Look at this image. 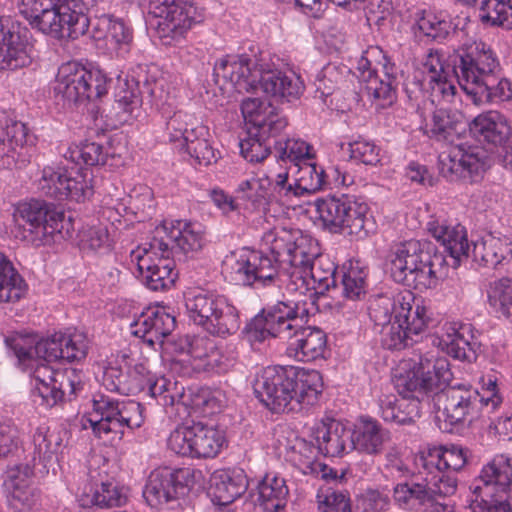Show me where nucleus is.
<instances>
[{"label": "nucleus", "mask_w": 512, "mask_h": 512, "mask_svg": "<svg viewBox=\"0 0 512 512\" xmlns=\"http://www.w3.org/2000/svg\"><path fill=\"white\" fill-rule=\"evenodd\" d=\"M262 242L270 255L249 248L234 255L231 273L233 279L244 286L280 288V270L302 265L317 255V246L299 230L274 228L264 233Z\"/></svg>", "instance_id": "f257e3e1"}, {"label": "nucleus", "mask_w": 512, "mask_h": 512, "mask_svg": "<svg viewBox=\"0 0 512 512\" xmlns=\"http://www.w3.org/2000/svg\"><path fill=\"white\" fill-rule=\"evenodd\" d=\"M445 358L433 355L419 356L418 361L396 376L395 387L401 399L387 397L381 401V417L386 422L410 425L420 417V402L430 392L439 388L449 377Z\"/></svg>", "instance_id": "f03ea898"}, {"label": "nucleus", "mask_w": 512, "mask_h": 512, "mask_svg": "<svg viewBox=\"0 0 512 512\" xmlns=\"http://www.w3.org/2000/svg\"><path fill=\"white\" fill-rule=\"evenodd\" d=\"M452 72L460 87L476 105L512 98L511 83L502 76L494 51L483 42L459 49L453 58Z\"/></svg>", "instance_id": "7ed1b4c3"}, {"label": "nucleus", "mask_w": 512, "mask_h": 512, "mask_svg": "<svg viewBox=\"0 0 512 512\" xmlns=\"http://www.w3.org/2000/svg\"><path fill=\"white\" fill-rule=\"evenodd\" d=\"M252 61L246 55L225 56L214 65L217 83H229L238 93L255 92L261 89L266 95L287 102L299 98L304 84L299 76L281 71L252 69Z\"/></svg>", "instance_id": "20e7f679"}, {"label": "nucleus", "mask_w": 512, "mask_h": 512, "mask_svg": "<svg viewBox=\"0 0 512 512\" xmlns=\"http://www.w3.org/2000/svg\"><path fill=\"white\" fill-rule=\"evenodd\" d=\"M429 247L415 239L395 244L388 255L393 280L419 291L435 287L446 260Z\"/></svg>", "instance_id": "39448f33"}, {"label": "nucleus", "mask_w": 512, "mask_h": 512, "mask_svg": "<svg viewBox=\"0 0 512 512\" xmlns=\"http://www.w3.org/2000/svg\"><path fill=\"white\" fill-rule=\"evenodd\" d=\"M19 11L32 28L57 39H77L90 24L77 0H19Z\"/></svg>", "instance_id": "423d86ee"}, {"label": "nucleus", "mask_w": 512, "mask_h": 512, "mask_svg": "<svg viewBox=\"0 0 512 512\" xmlns=\"http://www.w3.org/2000/svg\"><path fill=\"white\" fill-rule=\"evenodd\" d=\"M13 236L34 247L50 245L61 235L64 213L44 200L19 203L13 212Z\"/></svg>", "instance_id": "0eeeda50"}, {"label": "nucleus", "mask_w": 512, "mask_h": 512, "mask_svg": "<svg viewBox=\"0 0 512 512\" xmlns=\"http://www.w3.org/2000/svg\"><path fill=\"white\" fill-rule=\"evenodd\" d=\"M451 376V373L449 374ZM450 377L432 391L434 405L442 412L445 422L451 426L473 421L474 419L489 415L496 410L501 403V397L494 391L496 384L491 383L492 389L487 397L480 396L475 390L464 386L446 387ZM431 394V392L429 393Z\"/></svg>", "instance_id": "6e6552de"}, {"label": "nucleus", "mask_w": 512, "mask_h": 512, "mask_svg": "<svg viewBox=\"0 0 512 512\" xmlns=\"http://www.w3.org/2000/svg\"><path fill=\"white\" fill-rule=\"evenodd\" d=\"M5 343L20 361L38 358L45 362H74L84 359L87 354V344L80 334L55 333L47 338L18 334L7 337Z\"/></svg>", "instance_id": "1a4fd4ad"}, {"label": "nucleus", "mask_w": 512, "mask_h": 512, "mask_svg": "<svg viewBox=\"0 0 512 512\" xmlns=\"http://www.w3.org/2000/svg\"><path fill=\"white\" fill-rule=\"evenodd\" d=\"M354 74L365 84L367 95L380 108L397 99L398 69L378 46L369 47L357 61Z\"/></svg>", "instance_id": "9d476101"}, {"label": "nucleus", "mask_w": 512, "mask_h": 512, "mask_svg": "<svg viewBox=\"0 0 512 512\" xmlns=\"http://www.w3.org/2000/svg\"><path fill=\"white\" fill-rule=\"evenodd\" d=\"M307 316L308 311L300 310L298 304L278 301L275 305L262 309L247 324L246 337L251 343H261L269 338H278L288 343Z\"/></svg>", "instance_id": "9b49d317"}, {"label": "nucleus", "mask_w": 512, "mask_h": 512, "mask_svg": "<svg viewBox=\"0 0 512 512\" xmlns=\"http://www.w3.org/2000/svg\"><path fill=\"white\" fill-rule=\"evenodd\" d=\"M93 433L99 437L113 434L121 439L124 428L141 427L144 422L143 406L134 400H117L107 395L93 399V413L88 418Z\"/></svg>", "instance_id": "f8f14e48"}, {"label": "nucleus", "mask_w": 512, "mask_h": 512, "mask_svg": "<svg viewBox=\"0 0 512 512\" xmlns=\"http://www.w3.org/2000/svg\"><path fill=\"white\" fill-rule=\"evenodd\" d=\"M189 317L212 335L226 337L240 328L239 312L221 295L199 292L185 301Z\"/></svg>", "instance_id": "ddd939ff"}, {"label": "nucleus", "mask_w": 512, "mask_h": 512, "mask_svg": "<svg viewBox=\"0 0 512 512\" xmlns=\"http://www.w3.org/2000/svg\"><path fill=\"white\" fill-rule=\"evenodd\" d=\"M108 79L99 69H87L71 61L63 63L56 76L54 92L69 104L96 100L107 93Z\"/></svg>", "instance_id": "4468645a"}, {"label": "nucleus", "mask_w": 512, "mask_h": 512, "mask_svg": "<svg viewBox=\"0 0 512 512\" xmlns=\"http://www.w3.org/2000/svg\"><path fill=\"white\" fill-rule=\"evenodd\" d=\"M319 220L325 229L332 233L362 236L367 235L365 229L368 206L355 197H327L315 201Z\"/></svg>", "instance_id": "2eb2a0df"}, {"label": "nucleus", "mask_w": 512, "mask_h": 512, "mask_svg": "<svg viewBox=\"0 0 512 512\" xmlns=\"http://www.w3.org/2000/svg\"><path fill=\"white\" fill-rule=\"evenodd\" d=\"M205 245V236L200 225L176 221L168 226L164 223L156 228V235L150 241L151 250L161 256L172 258L193 257Z\"/></svg>", "instance_id": "dca6fc26"}, {"label": "nucleus", "mask_w": 512, "mask_h": 512, "mask_svg": "<svg viewBox=\"0 0 512 512\" xmlns=\"http://www.w3.org/2000/svg\"><path fill=\"white\" fill-rule=\"evenodd\" d=\"M253 389L256 398L273 413L298 411L297 401L292 396L290 368L266 367L256 378Z\"/></svg>", "instance_id": "f3484780"}, {"label": "nucleus", "mask_w": 512, "mask_h": 512, "mask_svg": "<svg viewBox=\"0 0 512 512\" xmlns=\"http://www.w3.org/2000/svg\"><path fill=\"white\" fill-rule=\"evenodd\" d=\"M148 12L160 19L157 32L166 45L183 38L192 25L199 21L194 5L176 0H148Z\"/></svg>", "instance_id": "a211bd4d"}, {"label": "nucleus", "mask_w": 512, "mask_h": 512, "mask_svg": "<svg viewBox=\"0 0 512 512\" xmlns=\"http://www.w3.org/2000/svg\"><path fill=\"white\" fill-rule=\"evenodd\" d=\"M38 189L46 196L58 201L83 202L93 194L87 172L79 169L72 176L67 169L46 166L38 180Z\"/></svg>", "instance_id": "6ab92c4d"}, {"label": "nucleus", "mask_w": 512, "mask_h": 512, "mask_svg": "<svg viewBox=\"0 0 512 512\" xmlns=\"http://www.w3.org/2000/svg\"><path fill=\"white\" fill-rule=\"evenodd\" d=\"M190 469L172 470L164 467L153 470L143 490V496L152 507H158L184 496L192 482Z\"/></svg>", "instance_id": "aec40b11"}, {"label": "nucleus", "mask_w": 512, "mask_h": 512, "mask_svg": "<svg viewBox=\"0 0 512 512\" xmlns=\"http://www.w3.org/2000/svg\"><path fill=\"white\" fill-rule=\"evenodd\" d=\"M131 259L136 262L137 270L150 290H167L178 277L174 259L171 256H161L159 252L155 254L150 247H137L131 252Z\"/></svg>", "instance_id": "412c9836"}, {"label": "nucleus", "mask_w": 512, "mask_h": 512, "mask_svg": "<svg viewBox=\"0 0 512 512\" xmlns=\"http://www.w3.org/2000/svg\"><path fill=\"white\" fill-rule=\"evenodd\" d=\"M485 158V152L480 147L463 144L453 146L439 154V172L450 181L465 177V173L468 175L478 174L484 170Z\"/></svg>", "instance_id": "4be33fe9"}, {"label": "nucleus", "mask_w": 512, "mask_h": 512, "mask_svg": "<svg viewBox=\"0 0 512 512\" xmlns=\"http://www.w3.org/2000/svg\"><path fill=\"white\" fill-rule=\"evenodd\" d=\"M471 494L508 497L512 492V457L496 456L469 486Z\"/></svg>", "instance_id": "5701e85b"}, {"label": "nucleus", "mask_w": 512, "mask_h": 512, "mask_svg": "<svg viewBox=\"0 0 512 512\" xmlns=\"http://www.w3.org/2000/svg\"><path fill=\"white\" fill-rule=\"evenodd\" d=\"M327 352L326 333L318 327L304 326L303 323L287 343V354L297 361L324 359Z\"/></svg>", "instance_id": "b1692460"}, {"label": "nucleus", "mask_w": 512, "mask_h": 512, "mask_svg": "<svg viewBox=\"0 0 512 512\" xmlns=\"http://www.w3.org/2000/svg\"><path fill=\"white\" fill-rule=\"evenodd\" d=\"M318 451L324 456L338 457L353 449V433L340 421L322 420L313 432Z\"/></svg>", "instance_id": "393cba45"}, {"label": "nucleus", "mask_w": 512, "mask_h": 512, "mask_svg": "<svg viewBox=\"0 0 512 512\" xmlns=\"http://www.w3.org/2000/svg\"><path fill=\"white\" fill-rule=\"evenodd\" d=\"M241 111L248 129H255L254 135H265L274 132H281L287 126L285 117L280 116L275 107L265 103L258 98H247L241 103Z\"/></svg>", "instance_id": "a878e982"}, {"label": "nucleus", "mask_w": 512, "mask_h": 512, "mask_svg": "<svg viewBox=\"0 0 512 512\" xmlns=\"http://www.w3.org/2000/svg\"><path fill=\"white\" fill-rule=\"evenodd\" d=\"M439 346L455 359L473 361L476 359V342L470 324L446 322L441 329Z\"/></svg>", "instance_id": "bb28decb"}, {"label": "nucleus", "mask_w": 512, "mask_h": 512, "mask_svg": "<svg viewBox=\"0 0 512 512\" xmlns=\"http://www.w3.org/2000/svg\"><path fill=\"white\" fill-rule=\"evenodd\" d=\"M396 303L397 323L407 329L408 333L419 337L425 332L430 320L424 300L410 290H404L396 294Z\"/></svg>", "instance_id": "cd10ccee"}, {"label": "nucleus", "mask_w": 512, "mask_h": 512, "mask_svg": "<svg viewBox=\"0 0 512 512\" xmlns=\"http://www.w3.org/2000/svg\"><path fill=\"white\" fill-rule=\"evenodd\" d=\"M176 319L164 309H149L133 323V334L149 346L162 344L165 337L175 329Z\"/></svg>", "instance_id": "c85d7f7f"}, {"label": "nucleus", "mask_w": 512, "mask_h": 512, "mask_svg": "<svg viewBox=\"0 0 512 512\" xmlns=\"http://www.w3.org/2000/svg\"><path fill=\"white\" fill-rule=\"evenodd\" d=\"M428 230L432 236L441 243L444 252H447L452 259V266L457 267L463 258L470 256V245L464 226H455L432 221L428 224Z\"/></svg>", "instance_id": "c756f323"}, {"label": "nucleus", "mask_w": 512, "mask_h": 512, "mask_svg": "<svg viewBox=\"0 0 512 512\" xmlns=\"http://www.w3.org/2000/svg\"><path fill=\"white\" fill-rule=\"evenodd\" d=\"M470 131L479 142L495 147L502 145L511 134L506 117L494 110L475 117L470 124Z\"/></svg>", "instance_id": "7c9ffc66"}, {"label": "nucleus", "mask_w": 512, "mask_h": 512, "mask_svg": "<svg viewBox=\"0 0 512 512\" xmlns=\"http://www.w3.org/2000/svg\"><path fill=\"white\" fill-rule=\"evenodd\" d=\"M73 371H59L54 382L34 386L32 397L34 403L45 408H52L66 398L76 394L79 383L74 380Z\"/></svg>", "instance_id": "2f4dec72"}, {"label": "nucleus", "mask_w": 512, "mask_h": 512, "mask_svg": "<svg viewBox=\"0 0 512 512\" xmlns=\"http://www.w3.org/2000/svg\"><path fill=\"white\" fill-rule=\"evenodd\" d=\"M210 493L219 505H229L248 488V480L243 470H221L210 480Z\"/></svg>", "instance_id": "473e14b6"}, {"label": "nucleus", "mask_w": 512, "mask_h": 512, "mask_svg": "<svg viewBox=\"0 0 512 512\" xmlns=\"http://www.w3.org/2000/svg\"><path fill=\"white\" fill-rule=\"evenodd\" d=\"M26 43L18 32L5 27L0 20V69H17L31 62Z\"/></svg>", "instance_id": "72a5a7b5"}, {"label": "nucleus", "mask_w": 512, "mask_h": 512, "mask_svg": "<svg viewBox=\"0 0 512 512\" xmlns=\"http://www.w3.org/2000/svg\"><path fill=\"white\" fill-rule=\"evenodd\" d=\"M511 254V243L507 237H496L488 234L481 240L473 243V260L486 267H497Z\"/></svg>", "instance_id": "f704fd0d"}, {"label": "nucleus", "mask_w": 512, "mask_h": 512, "mask_svg": "<svg viewBox=\"0 0 512 512\" xmlns=\"http://www.w3.org/2000/svg\"><path fill=\"white\" fill-rule=\"evenodd\" d=\"M292 376V396L297 401L298 410L302 405H313L322 393L323 380L316 370H296L290 367Z\"/></svg>", "instance_id": "c9c22d12"}, {"label": "nucleus", "mask_w": 512, "mask_h": 512, "mask_svg": "<svg viewBox=\"0 0 512 512\" xmlns=\"http://www.w3.org/2000/svg\"><path fill=\"white\" fill-rule=\"evenodd\" d=\"M318 447L304 438L296 437L286 448L285 458L304 475H318L325 467L317 461Z\"/></svg>", "instance_id": "e433bc0d"}, {"label": "nucleus", "mask_w": 512, "mask_h": 512, "mask_svg": "<svg viewBox=\"0 0 512 512\" xmlns=\"http://www.w3.org/2000/svg\"><path fill=\"white\" fill-rule=\"evenodd\" d=\"M126 500L125 488L114 479H109L90 488L89 492L85 491L79 501L83 507L112 508L124 504Z\"/></svg>", "instance_id": "4c0bfd02"}, {"label": "nucleus", "mask_w": 512, "mask_h": 512, "mask_svg": "<svg viewBox=\"0 0 512 512\" xmlns=\"http://www.w3.org/2000/svg\"><path fill=\"white\" fill-rule=\"evenodd\" d=\"M289 494L284 478L272 474H266L257 486L256 503L265 512H278L286 506Z\"/></svg>", "instance_id": "58836bf2"}, {"label": "nucleus", "mask_w": 512, "mask_h": 512, "mask_svg": "<svg viewBox=\"0 0 512 512\" xmlns=\"http://www.w3.org/2000/svg\"><path fill=\"white\" fill-rule=\"evenodd\" d=\"M27 291V284L12 262L0 253V303H15Z\"/></svg>", "instance_id": "ea45409f"}, {"label": "nucleus", "mask_w": 512, "mask_h": 512, "mask_svg": "<svg viewBox=\"0 0 512 512\" xmlns=\"http://www.w3.org/2000/svg\"><path fill=\"white\" fill-rule=\"evenodd\" d=\"M192 445L194 458L215 457L224 443L223 433L201 422L192 424Z\"/></svg>", "instance_id": "a19ab883"}, {"label": "nucleus", "mask_w": 512, "mask_h": 512, "mask_svg": "<svg viewBox=\"0 0 512 512\" xmlns=\"http://www.w3.org/2000/svg\"><path fill=\"white\" fill-rule=\"evenodd\" d=\"M388 433L373 419H362L353 433V449L367 454H378L382 451Z\"/></svg>", "instance_id": "79ce46f5"}, {"label": "nucleus", "mask_w": 512, "mask_h": 512, "mask_svg": "<svg viewBox=\"0 0 512 512\" xmlns=\"http://www.w3.org/2000/svg\"><path fill=\"white\" fill-rule=\"evenodd\" d=\"M61 445V438L48 427H38L33 435V461H38L44 469L55 463L57 452Z\"/></svg>", "instance_id": "37998d69"}, {"label": "nucleus", "mask_w": 512, "mask_h": 512, "mask_svg": "<svg viewBox=\"0 0 512 512\" xmlns=\"http://www.w3.org/2000/svg\"><path fill=\"white\" fill-rule=\"evenodd\" d=\"M305 268L309 274L307 281L314 283L320 293L336 286L337 267L329 258L319 256L317 252L316 256L305 262Z\"/></svg>", "instance_id": "c03bdc74"}, {"label": "nucleus", "mask_w": 512, "mask_h": 512, "mask_svg": "<svg viewBox=\"0 0 512 512\" xmlns=\"http://www.w3.org/2000/svg\"><path fill=\"white\" fill-rule=\"evenodd\" d=\"M272 180L270 175L256 177L242 181L237 193L239 197L250 202L254 208L267 205L272 200L271 193Z\"/></svg>", "instance_id": "a18cd8bd"}, {"label": "nucleus", "mask_w": 512, "mask_h": 512, "mask_svg": "<svg viewBox=\"0 0 512 512\" xmlns=\"http://www.w3.org/2000/svg\"><path fill=\"white\" fill-rule=\"evenodd\" d=\"M78 245L82 251L102 252L112 247V238L108 226L103 223L87 225L78 233Z\"/></svg>", "instance_id": "49530a36"}, {"label": "nucleus", "mask_w": 512, "mask_h": 512, "mask_svg": "<svg viewBox=\"0 0 512 512\" xmlns=\"http://www.w3.org/2000/svg\"><path fill=\"white\" fill-rule=\"evenodd\" d=\"M430 492L425 483L405 482L394 487V501L404 509H415L418 506L431 503Z\"/></svg>", "instance_id": "de8ad7c7"}, {"label": "nucleus", "mask_w": 512, "mask_h": 512, "mask_svg": "<svg viewBox=\"0 0 512 512\" xmlns=\"http://www.w3.org/2000/svg\"><path fill=\"white\" fill-rule=\"evenodd\" d=\"M457 123L453 115L446 109H436L430 121L423 127L424 133L437 141H451L457 133Z\"/></svg>", "instance_id": "09e8293b"}, {"label": "nucleus", "mask_w": 512, "mask_h": 512, "mask_svg": "<svg viewBox=\"0 0 512 512\" xmlns=\"http://www.w3.org/2000/svg\"><path fill=\"white\" fill-rule=\"evenodd\" d=\"M103 384L107 390L121 395H133L143 390V379H128L127 371L120 367H107L103 374Z\"/></svg>", "instance_id": "8fccbe9b"}, {"label": "nucleus", "mask_w": 512, "mask_h": 512, "mask_svg": "<svg viewBox=\"0 0 512 512\" xmlns=\"http://www.w3.org/2000/svg\"><path fill=\"white\" fill-rule=\"evenodd\" d=\"M63 157L76 165L82 162L87 166H96L105 164L107 152L102 145L86 141L80 145L68 147Z\"/></svg>", "instance_id": "3c124183"}, {"label": "nucleus", "mask_w": 512, "mask_h": 512, "mask_svg": "<svg viewBox=\"0 0 512 512\" xmlns=\"http://www.w3.org/2000/svg\"><path fill=\"white\" fill-rule=\"evenodd\" d=\"M276 159L283 162L289 161L292 165L289 167L296 168L297 165L304 161L311 160L312 147L300 139H286L285 141L275 142Z\"/></svg>", "instance_id": "603ef678"}, {"label": "nucleus", "mask_w": 512, "mask_h": 512, "mask_svg": "<svg viewBox=\"0 0 512 512\" xmlns=\"http://www.w3.org/2000/svg\"><path fill=\"white\" fill-rule=\"evenodd\" d=\"M255 129H248V137L240 141L241 155L249 162H261L270 154L269 139L277 136L280 132L271 131L263 136L254 135Z\"/></svg>", "instance_id": "864d4df0"}, {"label": "nucleus", "mask_w": 512, "mask_h": 512, "mask_svg": "<svg viewBox=\"0 0 512 512\" xmlns=\"http://www.w3.org/2000/svg\"><path fill=\"white\" fill-rule=\"evenodd\" d=\"M479 17L483 23L512 29V7L502 0H482Z\"/></svg>", "instance_id": "5fc2aeb1"}, {"label": "nucleus", "mask_w": 512, "mask_h": 512, "mask_svg": "<svg viewBox=\"0 0 512 512\" xmlns=\"http://www.w3.org/2000/svg\"><path fill=\"white\" fill-rule=\"evenodd\" d=\"M349 70L344 65L327 64L317 74L314 85L320 97H327L345 81Z\"/></svg>", "instance_id": "6e6d98bb"}, {"label": "nucleus", "mask_w": 512, "mask_h": 512, "mask_svg": "<svg viewBox=\"0 0 512 512\" xmlns=\"http://www.w3.org/2000/svg\"><path fill=\"white\" fill-rule=\"evenodd\" d=\"M434 60L431 57V62ZM428 68L427 80L431 90L432 102H440L441 100L445 102H450L456 92V87L446 78V72L444 68L440 65V69L437 70L436 67L428 62L425 64Z\"/></svg>", "instance_id": "4d7b16f0"}, {"label": "nucleus", "mask_w": 512, "mask_h": 512, "mask_svg": "<svg viewBox=\"0 0 512 512\" xmlns=\"http://www.w3.org/2000/svg\"><path fill=\"white\" fill-rule=\"evenodd\" d=\"M379 333L381 345L388 350H402L418 341L396 320L382 326Z\"/></svg>", "instance_id": "13d9d810"}, {"label": "nucleus", "mask_w": 512, "mask_h": 512, "mask_svg": "<svg viewBox=\"0 0 512 512\" xmlns=\"http://www.w3.org/2000/svg\"><path fill=\"white\" fill-rule=\"evenodd\" d=\"M295 169H297L296 179L300 185L299 189L303 190L304 194L314 193L323 188L326 174L322 167L308 160L297 165Z\"/></svg>", "instance_id": "bf43d9fd"}, {"label": "nucleus", "mask_w": 512, "mask_h": 512, "mask_svg": "<svg viewBox=\"0 0 512 512\" xmlns=\"http://www.w3.org/2000/svg\"><path fill=\"white\" fill-rule=\"evenodd\" d=\"M150 395L162 406H173L182 397L183 388H178L176 382L165 377L148 378L147 385Z\"/></svg>", "instance_id": "052dcab7"}, {"label": "nucleus", "mask_w": 512, "mask_h": 512, "mask_svg": "<svg viewBox=\"0 0 512 512\" xmlns=\"http://www.w3.org/2000/svg\"><path fill=\"white\" fill-rule=\"evenodd\" d=\"M490 304L498 305L499 312L512 322V278L504 277L490 286Z\"/></svg>", "instance_id": "680f3d73"}, {"label": "nucleus", "mask_w": 512, "mask_h": 512, "mask_svg": "<svg viewBox=\"0 0 512 512\" xmlns=\"http://www.w3.org/2000/svg\"><path fill=\"white\" fill-rule=\"evenodd\" d=\"M367 271L358 264L350 267L342 275L343 295L352 300H359L366 294Z\"/></svg>", "instance_id": "e2e57ef3"}, {"label": "nucleus", "mask_w": 512, "mask_h": 512, "mask_svg": "<svg viewBox=\"0 0 512 512\" xmlns=\"http://www.w3.org/2000/svg\"><path fill=\"white\" fill-rule=\"evenodd\" d=\"M396 294L393 297L387 295H378L369 306V316L375 326H384L395 320L396 314Z\"/></svg>", "instance_id": "0e129e2a"}, {"label": "nucleus", "mask_w": 512, "mask_h": 512, "mask_svg": "<svg viewBox=\"0 0 512 512\" xmlns=\"http://www.w3.org/2000/svg\"><path fill=\"white\" fill-rule=\"evenodd\" d=\"M318 508L321 512H352L347 492L327 488L318 495Z\"/></svg>", "instance_id": "69168bd1"}, {"label": "nucleus", "mask_w": 512, "mask_h": 512, "mask_svg": "<svg viewBox=\"0 0 512 512\" xmlns=\"http://www.w3.org/2000/svg\"><path fill=\"white\" fill-rule=\"evenodd\" d=\"M427 489L430 492L431 503L436 501L437 496H451L457 490V480L451 473L443 471L426 477Z\"/></svg>", "instance_id": "338daca9"}, {"label": "nucleus", "mask_w": 512, "mask_h": 512, "mask_svg": "<svg viewBox=\"0 0 512 512\" xmlns=\"http://www.w3.org/2000/svg\"><path fill=\"white\" fill-rule=\"evenodd\" d=\"M469 507L473 512H512V506L507 497H485L482 494H471Z\"/></svg>", "instance_id": "774afa93"}]
</instances>
